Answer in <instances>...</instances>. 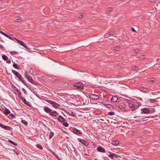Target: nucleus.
I'll return each instance as SVG.
<instances>
[{
  "label": "nucleus",
  "mask_w": 160,
  "mask_h": 160,
  "mask_svg": "<svg viewBox=\"0 0 160 160\" xmlns=\"http://www.w3.org/2000/svg\"><path fill=\"white\" fill-rule=\"evenodd\" d=\"M19 80L25 85H26V82L24 81V78L21 76L18 78Z\"/></svg>",
  "instance_id": "nucleus-18"
},
{
  "label": "nucleus",
  "mask_w": 160,
  "mask_h": 160,
  "mask_svg": "<svg viewBox=\"0 0 160 160\" xmlns=\"http://www.w3.org/2000/svg\"><path fill=\"white\" fill-rule=\"evenodd\" d=\"M149 101L152 102H155L156 101L155 99H150Z\"/></svg>",
  "instance_id": "nucleus-38"
},
{
  "label": "nucleus",
  "mask_w": 160,
  "mask_h": 160,
  "mask_svg": "<svg viewBox=\"0 0 160 160\" xmlns=\"http://www.w3.org/2000/svg\"><path fill=\"white\" fill-rule=\"evenodd\" d=\"M120 104L118 105V106L119 108L124 111L127 112L128 111V110L127 109L126 106L127 104L126 102H120Z\"/></svg>",
  "instance_id": "nucleus-2"
},
{
  "label": "nucleus",
  "mask_w": 160,
  "mask_h": 160,
  "mask_svg": "<svg viewBox=\"0 0 160 160\" xmlns=\"http://www.w3.org/2000/svg\"><path fill=\"white\" fill-rule=\"evenodd\" d=\"M78 140L82 144L84 145H85L86 146H88L89 145V143L88 142L85 141L83 139H78Z\"/></svg>",
  "instance_id": "nucleus-10"
},
{
  "label": "nucleus",
  "mask_w": 160,
  "mask_h": 160,
  "mask_svg": "<svg viewBox=\"0 0 160 160\" xmlns=\"http://www.w3.org/2000/svg\"><path fill=\"white\" fill-rule=\"evenodd\" d=\"M0 48H1V49L3 48V46H2V45H1L0 44Z\"/></svg>",
  "instance_id": "nucleus-50"
},
{
  "label": "nucleus",
  "mask_w": 160,
  "mask_h": 160,
  "mask_svg": "<svg viewBox=\"0 0 160 160\" xmlns=\"http://www.w3.org/2000/svg\"><path fill=\"white\" fill-rule=\"evenodd\" d=\"M21 122L26 126H27L28 125V122L25 120H22Z\"/></svg>",
  "instance_id": "nucleus-27"
},
{
  "label": "nucleus",
  "mask_w": 160,
  "mask_h": 160,
  "mask_svg": "<svg viewBox=\"0 0 160 160\" xmlns=\"http://www.w3.org/2000/svg\"><path fill=\"white\" fill-rule=\"evenodd\" d=\"M54 135V133L52 132H50L49 135V139H51L53 136Z\"/></svg>",
  "instance_id": "nucleus-25"
},
{
  "label": "nucleus",
  "mask_w": 160,
  "mask_h": 160,
  "mask_svg": "<svg viewBox=\"0 0 160 160\" xmlns=\"http://www.w3.org/2000/svg\"><path fill=\"white\" fill-rule=\"evenodd\" d=\"M111 42H116V40H115L113 38H111Z\"/></svg>",
  "instance_id": "nucleus-37"
},
{
  "label": "nucleus",
  "mask_w": 160,
  "mask_h": 160,
  "mask_svg": "<svg viewBox=\"0 0 160 160\" xmlns=\"http://www.w3.org/2000/svg\"><path fill=\"white\" fill-rule=\"evenodd\" d=\"M37 147L41 150H42L43 149L42 146L40 144H37Z\"/></svg>",
  "instance_id": "nucleus-31"
},
{
  "label": "nucleus",
  "mask_w": 160,
  "mask_h": 160,
  "mask_svg": "<svg viewBox=\"0 0 160 160\" xmlns=\"http://www.w3.org/2000/svg\"><path fill=\"white\" fill-rule=\"evenodd\" d=\"M133 52L135 53L138 54L140 53V50L138 49H136L134 50Z\"/></svg>",
  "instance_id": "nucleus-22"
},
{
  "label": "nucleus",
  "mask_w": 160,
  "mask_h": 160,
  "mask_svg": "<svg viewBox=\"0 0 160 160\" xmlns=\"http://www.w3.org/2000/svg\"><path fill=\"white\" fill-rule=\"evenodd\" d=\"M10 110L7 109V108H6L4 110V113L6 115H8L10 113Z\"/></svg>",
  "instance_id": "nucleus-20"
},
{
  "label": "nucleus",
  "mask_w": 160,
  "mask_h": 160,
  "mask_svg": "<svg viewBox=\"0 0 160 160\" xmlns=\"http://www.w3.org/2000/svg\"><path fill=\"white\" fill-rule=\"evenodd\" d=\"M0 127L5 130H11L12 128L11 127L5 126L2 124H0Z\"/></svg>",
  "instance_id": "nucleus-8"
},
{
  "label": "nucleus",
  "mask_w": 160,
  "mask_h": 160,
  "mask_svg": "<svg viewBox=\"0 0 160 160\" xmlns=\"http://www.w3.org/2000/svg\"><path fill=\"white\" fill-rule=\"evenodd\" d=\"M115 113L111 111V116H112L114 115Z\"/></svg>",
  "instance_id": "nucleus-47"
},
{
  "label": "nucleus",
  "mask_w": 160,
  "mask_h": 160,
  "mask_svg": "<svg viewBox=\"0 0 160 160\" xmlns=\"http://www.w3.org/2000/svg\"><path fill=\"white\" fill-rule=\"evenodd\" d=\"M90 97L91 98L96 100L98 99L99 98V97L98 95L94 94H90Z\"/></svg>",
  "instance_id": "nucleus-6"
},
{
  "label": "nucleus",
  "mask_w": 160,
  "mask_h": 160,
  "mask_svg": "<svg viewBox=\"0 0 160 160\" xmlns=\"http://www.w3.org/2000/svg\"><path fill=\"white\" fill-rule=\"evenodd\" d=\"M114 109V107H113V106H112L111 104V109Z\"/></svg>",
  "instance_id": "nucleus-48"
},
{
  "label": "nucleus",
  "mask_w": 160,
  "mask_h": 160,
  "mask_svg": "<svg viewBox=\"0 0 160 160\" xmlns=\"http://www.w3.org/2000/svg\"><path fill=\"white\" fill-rule=\"evenodd\" d=\"M113 33V32H112L111 31V33H110L111 35H112V34Z\"/></svg>",
  "instance_id": "nucleus-56"
},
{
  "label": "nucleus",
  "mask_w": 160,
  "mask_h": 160,
  "mask_svg": "<svg viewBox=\"0 0 160 160\" xmlns=\"http://www.w3.org/2000/svg\"><path fill=\"white\" fill-rule=\"evenodd\" d=\"M44 111L46 113H48L52 111V109L49 108L48 107H44Z\"/></svg>",
  "instance_id": "nucleus-16"
},
{
  "label": "nucleus",
  "mask_w": 160,
  "mask_h": 160,
  "mask_svg": "<svg viewBox=\"0 0 160 160\" xmlns=\"http://www.w3.org/2000/svg\"><path fill=\"white\" fill-rule=\"evenodd\" d=\"M131 30L133 32H135L136 31L135 29L133 27H132L131 28Z\"/></svg>",
  "instance_id": "nucleus-44"
},
{
  "label": "nucleus",
  "mask_w": 160,
  "mask_h": 160,
  "mask_svg": "<svg viewBox=\"0 0 160 160\" xmlns=\"http://www.w3.org/2000/svg\"><path fill=\"white\" fill-rule=\"evenodd\" d=\"M4 36L7 37V38H8L11 40H12V38L10 36V35L7 34L6 33L5 34V35Z\"/></svg>",
  "instance_id": "nucleus-35"
},
{
  "label": "nucleus",
  "mask_w": 160,
  "mask_h": 160,
  "mask_svg": "<svg viewBox=\"0 0 160 160\" xmlns=\"http://www.w3.org/2000/svg\"><path fill=\"white\" fill-rule=\"evenodd\" d=\"M16 22H20L21 21H22L21 18L20 17H17V18L16 20Z\"/></svg>",
  "instance_id": "nucleus-23"
},
{
  "label": "nucleus",
  "mask_w": 160,
  "mask_h": 160,
  "mask_svg": "<svg viewBox=\"0 0 160 160\" xmlns=\"http://www.w3.org/2000/svg\"><path fill=\"white\" fill-rule=\"evenodd\" d=\"M108 114L110 115V112H108Z\"/></svg>",
  "instance_id": "nucleus-61"
},
{
  "label": "nucleus",
  "mask_w": 160,
  "mask_h": 160,
  "mask_svg": "<svg viewBox=\"0 0 160 160\" xmlns=\"http://www.w3.org/2000/svg\"><path fill=\"white\" fill-rule=\"evenodd\" d=\"M8 141L9 142H10V143L12 144L13 145L15 146H17V144L16 143H15L14 142H13L11 140H8Z\"/></svg>",
  "instance_id": "nucleus-30"
},
{
  "label": "nucleus",
  "mask_w": 160,
  "mask_h": 160,
  "mask_svg": "<svg viewBox=\"0 0 160 160\" xmlns=\"http://www.w3.org/2000/svg\"><path fill=\"white\" fill-rule=\"evenodd\" d=\"M111 48H112L111 49H113L114 50H115L117 51H119L120 50V49L121 48L120 46H114V45L113 46H112V47H111Z\"/></svg>",
  "instance_id": "nucleus-13"
},
{
  "label": "nucleus",
  "mask_w": 160,
  "mask_h": 160,
  "mask_svg": "<svg viewBox=\"0 0 160 160\" xmlns=\"http://www.w3.org/2000/svg\"><path fill=\"white\" fill-rule=\"evenodd\" d=\"M115 157L116 158H119V156L118 155H117L116 154Z\"/></svg>",
  "instance_id": "nucleus-52"
},
{
  "label": "nucleus",
  "mask_w": 160,
  "mask_h": 160,
  "mask_svg": "<svg viewBox=\"0 0 160 160\" xmlns=\"http://www.w3.org/2000/svg\"><path fill=\"white\" fill-rule=\"evenodd\" d=\"M132 69L135 70H138L140 69L138 68V67L137 66H134L133 67Z\"/></svg>",
  "instance_id": "nucleus-33"
},
{
  "label": "nucleus",
  "mask_w": 160,
  "mask_h": 160,
  "mask_svg": "<svg viewBox=\"0 0 160 160\" xmlns=\"http://www.w3.org/2000/svg\"><path fill=\"white\" fill-rule=\"evenodd\" d=\"M112 145L114 146H117L119 143V142L118 140H112V142H111Z\"/></svg>",
  "instance_id": "nucleus-15"
},
{
  "label": "nucleus",
  "mask_w": 160,
  "mask_h": 160,
  "mask_svg": "<svg viewBox=\"0 0 160 160\" xmlns=\"http://www.w3.org/2000/svg\"><path fill=\"white\" fill-rule=\"evenodd\" d=\"M7 62L8 63H11V61L10 59H7Z\"/></svg>",
  "instance_id": "nucleus-45"
},
{
  "label": "nucleus",
  "mask_w": 160,
  "mask_h": 160,
  "mask_svg": "<svg viewBox=\"0 0 160 160\" xmlns=\"http://www.w3.org/2000/svg\"><path fill=\"white\" fill-rule=\"evenodd\" d=\"M108 156L109 157H110V155H108Z\"/></svg>",
  "instance_id": "nucleus-62"
},
{
  "label": "nucleus",
  "mask_w": 160,
  "mask_h": 160,
  "mask_svg": "<svg viewBox=\"0 0 160 160\" xmlns=\"http://www.w3.org/2000/svg\"><path fill=\"white\" fill-rule=\"evenodd\" d=\"M78 85L77 84H74L73 85V86L74 87H76V88H77V86Z\"/></svg>",
  "instance_id": "nucleus-53"
},
{
  "label": "nucleus",
  "mask_w": 160,
  "mask_h": 160,
  "mask_svg": "<svg viewBox=\"0 0 160 160\" xmlns=\"http://www.w3.org/2000/svg\"><path fill=\"white\" fill-rule=\"evenodd\" d=\"M97 151L100 152H104L105 150L102 147H99L97 148Z\"/></svg>",
  "instance_id": "nucleus-12"
},
{
  "label": "nucleus",
  "mask_w": 160,
  "mask_h": 160,
  "mask_svg": "<svg viewBox=\"0 0 160 160\" xmlns=\"http://www.w3.org/2000/svg\"><path fill=\"white\" fill-rule=\"evenodd\" d=\"M76 88L82 90L83 89V88L82 86L78 85L77 86Z\"/></svg>",
  "instance_id": "nucleus-29"
},
{
  "label": "nucleus",
  "mask_w": 160,
  "mask_h": 160,
  "mask_svg": "<svg viewBox=\"0 0 160 160\" xmlns=\"http://www.w3.org/2000/svg\"><path fill=\"white\" fill-rule=\"evenodd\" d=\"M12 72L16 76H17V75H18V74L19 73L17 72L14 70H12Z\"/></svg>",
  "instance_id": "nucleus-24"
},
{
  "label": "nucleus",
  "mask_w": 160,
  "mask_h": 160,
  "mask_svg": "<svg viewBox=\"0 0 160 160\" xmlns=\"http://www.w3.org/2000/svg\"><path fill=\"white\" fill-rule=\"evenodd\" d=\"M58 113L56 112V111H54L52 112H51L50 113V115L53 116H56L57 114H58Z\"/></svg>",
  "instance_id": "nucleus-17"
},
{
  "label": "nucleus",
  "mask_w": 160,
  "mask_h": 160,
  "mask_svg": "<svg viewBox=\"0 0 160 160\" xmlns=\"http://www.w3.org/2000/svg\"><path fill=\"white\" fill-rule=\"evenodd\" d=\"M112 10V8H111V10H110V11H111Z\"/></svg>",
  "instance_id": "nucleus-59"
},
{
  "label": "nucleus",
  "mask_w": 160,
  "mask_h": 160,
  "mask_svg": "<svg viewBox=\"0 0 160 160\" xmlns=\"http://www.w3.org/2000/svg\"><path fill=\"white\" fill-rule=\"evenodd\" d=\"M22 90L25 94H27V92L24 88H22Z\"/></svg>",
  "instance_id": "nucleus-41"
},
{
  "label": "nucleus",
  "mask_w": 160,
  "mask_h": 160,
  "mask_svg": "<svg viewBox=\"0 0 160 160\" xmlns=\"http://www.w3.org/2000/svg\"><path fill=\"white\" fill-rule=\"evenodd\" d=\"M15 117H16L15 115L13 114H12V113L10 114L8 116V118H11V119L15 118Z\"/></svg>",
  "instance_id": "nucleus-21"
},
{
  "label": "nucleus",
  "mask_w": 160,
  "mask_h": 160,
  "mask_svg": "<svg viewBox=\"0 0 160 160\" xmlns=\"http://www.w3.org/2000/svg\"><path fill=\"white\" fill-rule=\"evenodd\" d=\"M110 83H111V85H113V84H114L113 83H112V82H110Z\"/></svg>",
  "instance_id": "nucleus-58"
},
{
  "label": "nucleus",
  "mask_w": 160,
  "mask_h": 160,
  "mask_svg": "<svg viewBox=\"0 0 160 160\" xmlns=\"http://www.w3.org/2000/svg\"><path fill=\"white\" fill-rule=\"evenodd\" d=\"M18 52L16 51H12L11 53V54L13 55H16L18 54Z\"/></svg>",
  "instance_id": "nucleus-36"
},
{
  "label": "nucleus",
  "mask_w": 160,
  "mask_h": 160,
  "mask_svg": "<svg viewBox=\"0 0 160 160\" xmlns=\"http://www.w3.org/2000/svg\"><path fill=\"white\" fill-rule=\"evenodd\" d=\"M150 2H153L156 1V0H149Z\"/></svg>",
  "instance_id": "nucleus-46"
},
{
  "label": "nucleus",
  "mask_w": 160,
  "mask_h": 160,
  "mask_svg": "<svg viewBox=\"0 0 160 160\" xmlns=\"http://www.w3.org/2000/svg\"><path fill=\"white\" fill-rule=\"evenodd\" d=\"M16 154H17V155H18V153H17V152H16Z\"/></svg>",
  "instance_id": "nucleus-60"
},
{
  "label": "nucleus",
  "mask_w": 160,
  "mask_h": 160,
  "mask_svg": "<svg viewBox=\"0 0 160 160\" xmlns=\"http://www.w3.org/2000/svg\"><path fill=\"white\" fill-rule=\"evenodd\" d=\"M62 125L66 127H68L69 126V124L67 122L63 123Z\"/></svg>",
  "instance_id": "nucleus-34"
},
{
  "label": "nucleus",
  "mask_w": 160,
  "mask_h": 160,
  "mask_svg": "<svg viewBox=\"0 0 160 160\" xmlns=\"http://www.w3.org/2000/svg\"><path fill=\"white\" fill-rule=\"evenodd\" d=\"M13 67L14 68H15L17 69H19V68L17 64H16V63H13Z\"/></svg>",
  "instance_id": "nucleus-26"
},
{
  "label": "nucleus",
  "mask_w": 160,
  "mask_h": 160,
  "mask_svg": "<svg viewBox=\"0 0 160 160\" xmlns=\"http://www.w3.org/2000/svg\"><path fill=\"white\" fill-rule=\"evenodd\" d=\"M46 101L50 104L52 105V106L55 108H57L59 106V105L56 102L48 100H46Z\"/></svg>",
  "instance_id": "nucleus-3"
},
{
  "label": "nucleus",
  "mask_w": 160,
  "mask_h": 160,
  "mask_svg": "<svg viewBox=\"0 0 160 160\" xmlns=\"http://www.w3.org/2000/svg\"><path fill=\"white\" fill-rule=\"evenodd\" d=\"M15 39L17 40L18 42L22 46L26 48H27V46L25 45L24 43L23 42L21 41L16 38H15Z\"/></svg>",
  "instance_id": "nucleus-7"
},
{
  "label": "nucleus",
  "mask_w": 160,
  "mask_h": 160,
  "mask_svg": "<svg viewBox=\"0 0 160 160\" xmlns=\"http://www.w3.org/2000/svg\"><path fill=\"white\" fill-rule=\"evenodd\" d=\"M112 123V122H111V123Z\"/></svg>",
  "instance_id": "nucleus-63"
},
{
  "label": "nucleus",
  "mask_w": 160,
  "mask_h": 160,
  "mask_svg": "<svg viewBox=\"0 0 160 160\" xmlns=\"http://www.w3.org/2000/svg\"><path fill=\"white\" fill-rule=\"evenodd\" d=\"M154 81H154V80H151V82H154Z\"/></svg>",
  "instance_id": "nucleus-55"
},
{
  "label": "nucleus",
  "mask_w": 160,
  "mask_h": 160,
  "mask_svg": "<svg viewBox=\"0 0 160 160\" xmlns=\"http://www.w3.org/2000/svg\"><path fill=\"white\" fill-rule=\"evenodd\" d=\"M22 100V101L25 104L28 106H30V105L27 102V101L24 98H21Z\"/></svg>",
  "instance_id": "nucleus-19"
},
{
  "label": "nucleus",
  "mask_w": 160,
  "mask_h": 160,
  "mask_svg": "<svg viewBox=\"0 0 160 160\" xmlns=\"http://www.w3.org/2000/svg\"><path fill=\"white\" fill-rule=\"evenodd\" d=\"M24 76L25 78H27L29 82L33 84L35 82L32 79V77L29 74H28L27 72H25Z\"/></svg>",
  "instance_id": "nucleus-4"
},
{
  "label": "nucleus",
  "mask_w": 160,
  "mask_h": 160,
  "mask_svg": "<svg viewBox=\"0 0 160 160\" xmlns=\"http://www.w3.org/2000/svg\"><path fill=\"white\" fill-rule=\"evenodd\" d=\"M126 101L132 111H134L137 109L140 105L139 103L134 102L131 100L127 99Z\"/></svg>",
  "instance_id": "nucleus-1"
},
{
  "label": "nucleus",
  "mask_w": 160,
  "mask_h": 160,
  "mask_svg": "<svg viewBox=\"0 0 160 160\" xmlns=\"http://www.w3.org/2000/svg\"><path fill=\"white\" fill-rule=\"evenodd\" d=\"M0 33L3 34V35L5 36V34H6L5 33L3 32L2 31L0 30Z\"/></svg>",
  "instance_id": "nucleus-43"
},
{
  "label": "nucleus",
  "mask_w": 160,
  "mask_h": 160,
  "mask_svg": "<svg viewBox=\"0 0 160 160\" xmlns=\"http://www.w3.org/2000/svg\"><path fill=\"white\" fill-rule=\"evenodd\" d=\"M72 131L74 133L77 135H79L82 134L81 131L76 128H73Z\"/></svg>",
  "instance_id": "nucleus-9"
},
{
  "label": "nucleus",
  "mask_w": 160,
  "mask_h": 160,
  "mask_svg": "<svg viewBox=\"0 0 160 160\" xmlns=\"http://www.w3.org/2000/svg\"><path fill=\"white\" fill-rule=\"evenodd\" d=\"M78 16L80 18H82L83 16V14H79L78 15Z\"/></svg>",
  "instance_id": "nucleus-39"
},
{
  "label": "nucleus",
  "mask_w": 160,
  "mask_h": 160,
  "mask_svg": "<svg viewBox=\"0 0 160 160\" xmlns=\"http://www.w3.org/2000/svg\"><path fill=\"white\" fill-rule=\"evenodd\" d=\"M141 111H142V113H148L150 112V110L147 108H144L142 109Z\"/></svg>",
  "instance_id": "nucleus-11"
},
{
  "label": "nucleus",
  "mask_w": 160,
  "mask_h": 160,
  "mask_svg": "<svg viewBox=\"0 0 160 160\" xmlns=\"http://www.w3.org/2000/svg\"><path fill=\"white\" fill-rule=\"evenodd\" d=\"M2 59L5 61L7 60L8 59V57L4 55H2Z\"/></svg>",
  "instance_id": "nucleus-28"
},
{
  "label": "nucleus",
  "mask_w": 160,
  "mask_h": 160,
  "mask_svg": "<svg viewBox=\"0 0 160 160\" xmlns=\"http://www.w3.org/2000/svg\"><path fill=\"white\" fill-rule=\"evenodd\" d=\"M58 121L61 122H63L65 121V119L63 118V117L61 115L58 116Z\"/></svg>",
  "instance_id": "nucleus-14"
},
{
  "label": "nucleus",
  "mask_w": 160,
  "mask_h": 160,
  "mask_svg": "<svg viewBox=\"0 0 160 160\" xmlns=\"http://www.w3.org/2000/svg\"><path fill=\"white\" fill-rule=\"evenodd\" d=\"M95 160H98L97 159H95Z\"/></svg>",
  "instance_id": "nucleus-64"
},
{
  "label": "nucleus",
  "mask_w": 160,
  "mask_h": 160,
  "mask_svg": "<svg viewBox=\"0 0 160 160\" xmlns=\"http://www.w3.org/2000/svg\"><path fill=\"white\" fill-rule=\"evenodd\" d=\"M16 90L17 91V92H18V94L20 95H21V92L20 91L18 90L17 88H16Z\"/></svg>",
  "instance_id": "nucleus-40"
},
{
  "label": "nucleus",
  "mask_w": 160,
  "mask_h": 160,
  "mask_svg": "<svg viewBox=\"0 0 160 160\" xmlns=\"http://www.w3.org/2000/svg\"><path fill=\"white\" fill-rule=\"evenodd\" d=\"M153 118V117H152V116H148L147 117L145 118Z\"/></svg>",
  "instance_id": "nucleus-49"
},
{
  "label": "nucleus",
  "mask_w": 160,
  "mask_h": 160,
  "mask_svg": "<svg viewBox=\"0 0 160 160\" xmlns=\"http://www.w3.org/2000/svg\"><path fill=\"white\" fill-rule=\"evenodd\" d=\"M109 106H110V104H106V106L107 107H108V108H109Z\"/></svg>",
  "instance_id": "nucleus-54"
},
{
  "label": "nucleus",
  "mask_w": 160,
  "mask_h": 160,
  "mask_svg": "<svg viewBox=\"0 0 160 160\" xmlns=\"http://www.w3.org/2000/svg\"><path fill=\"white\" fill-rule=\"evenodd\" d=\"M20 76H21V75L19 74V73L18 75H17L16 77L18 78V77H19Z\"/></svg>",
  "instance_id": "nucleus-51"
},
{
  "label": "nucleus",
  "mask_w": 160,
  "mask_h": 160,
  "mask_svg": "<svg viewBox=\"0 0 160 160\" xmlns=\"http://www.w3.org/2000/svg\"><path fill=\"white\" fill-rule=\"evenodd\" d=\"M116 154L114 153L111 152V158L113 159L114 158V156L115 157Z\"/></svg>",
  "instance_id": "nucleus-32"
},
{
  "label": "nucleus",
  "mask_w": 160,
  "mask_h": 160,
  "mask_svg": "<svg viewBox=\"0 0 160 160\" xmlns=\"http://www.w3.org/2000/svg\"><path fill=\"white\" fill-rule=\"evenodd\" d=\"M144 89H143L141 90V91H144Z\"/></svg>",
  "instance_id": "nucleus-57"
},
{
  "label": "nucleus",
  "mask_w": 160,
  "mask_h": 160,
  "mask_svg": "<svg viewBox=\"0 0 160 160\" xmlns=\"http://www.w3.org/2000/svg\"><path fill=\"white\" fill-rule=\"evenodd\" d=\"M140 58L142 59H145V56L144 55H142L140 57Z\"/></svg>",
  "instance_id": "nucleus-42"
},
{
  "label": "nucleus",
  "mask_w": 160,
  "mask_h": 160,
  "mask_svg": "<svg viewBox=\"0 0 160 160\" xmlns=\"http://www.w3.org/2000/svg\"><path fill=\"white\" fill-rule=\"evenodd\" d=\"M111 101L112 102H121V101L120 98H118L116 96H114L111 98Z\"/></svg>",
  "instance_id": "nucleus-5"
}]
</instances>
